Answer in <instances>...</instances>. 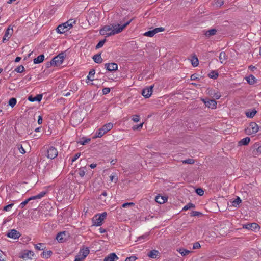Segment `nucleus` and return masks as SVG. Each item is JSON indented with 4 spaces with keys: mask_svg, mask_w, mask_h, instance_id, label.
Instances as JSON below:
<instances>
[{
    "mask_svg": "<svg viewBox=\"0 0 261 261\" xmlns=\"http://www.w3.org/2000/svg\"><path fill=\"white\" fill-rule=\"evenodd\" d=\"M191 64L194 67H196L198 65V60L196 57H193L191 59Z\"/></svg>",
    "mask_w": 261,
    "mask_h": 261,
    "instance_id": "38",
    "label": "nucleus"
},
{
    "mask_svg": "<svg viewBox=\"0 0 261 261\" xmlns=\"http://www.w3.org/2000/svg\"><path fill=\"white\" fill-rule=\"evenodd\" d=\"M245 80L247 83L250 85H253L256 82V79L253 75H250L245 77Z\"/></svg>",
    "mask_w": 261,
    "mask_h": 261,
    "instance_id": "19",
    "label": "nucleus"
},
{
    "mask_svg": "<svg viewBox=\"0 0 261 261\" xmlns=\"http://www.w3.org/2000/svg\"><path fill=\"white\" fill-rule=\"evenodd\" d=\"M194 207V205L191 203H189L186 205L182 208L184 211H187L191 208Z\"/></svg>",
    "mask_w": 261,
    "mask_h": 261,
    "instance_id": "40",
    "label": "nucleus"
},
{
    "mask_svg": "<svg viewBox=\"0 0 261 261\" xmlns=\"http://www.w3.org/2000/svg\"><path fill=\"white\" fill-rule=\"evenodd\" d=\"M182 163L184 164H192L194 163V161L192 159H189L182 161Z\"/></svg>",
    "mask_w": 261,
    "mask_h": 261,
    "instance_id": "44",
    "label": "nucleus"
},
{
    "mask_svg": "<svg viewBox=\"0 0 261 261\" xmlns=\"http://www.w3.org/2000/svg\"><path fill=\"white\" fill-rule=\"evenodd\" d=\"M13 205H14V204L11 203V204L6 205V206L4 207V210L5 211H9L11 210V208L12 207Z\"/></svg>",
    "mask_w": 261,
    "mask_h": 261,
    "instance_id": "48",
    "label": "nucleus"
},
{
    "mask_svg": "<svg viewBox=\"0 0 261 261\" xmlns=\"http://www.w3.org/2000/svg\"><path fill=\"white\" fill-rule=\"evenodd\" d=\"M250 141L249 137H246L241 139L238 143L239 146L246 145Z\"/></svg>",
    "mask_w": 261,
    "mask_h": 261,
    "instance_id": "24",
    "label": "nucleus"
},
{
    "mask_svg": "<svg viewBox=\"0 0 261 261\" xmlns=\"http://www.w3.org/2000/svg\"><path fill=\"white\" fill-rule=\"evenodd\" d=\"M155 34V33L154 30L153 29V30H151V31H149L146 32L144 34V35L145 36H148V37H153Z\"/></svg>",
    "mask_w": 261,
    "mask_h": 261,
    "instance_id": "36",
    "label": "nucleus"
},
{
    "mask_svg": "<svg viewBox=\"0 0 261 261\" xmlns=\"http://www.w3.org/2000/svg\"><path fill=\"white\" fill-rule=\"evenodd\" d=\"M205 106L211 109L216 108L217 102L215 100H208L207 101L203 100Z\"/></svg>",
    "mask_w": 261,
    "mask_h": 261,
    "instance_id": "15",
    "label": "nucleus"
},
{
    "mask_svg": "<svg viewBox=\"0 0 261 261\" xmlns=\"http://www.w3.org/2000/svg\"><path fill=\"white\" fill-rule=\"evenodd\" d=\"M177 251L182 256H186L190 253L189 250L185 249L184 248L179 249L177 250Z\"/></svg>",
    "mask_w": 261,
    "mask_h": 261,
    "instance_id": "30",
    "label": "nucleus"
},
{
    "mask_svg": "<svg viewBox=\"0 0 261 261\" xmlns=\"http://www.w3.org/2000/svg\"><path fill=\"white\" fill-rule=\"evenodd\" d=\"M84 259L85 258H83V257L81 256V255L79 254L78 255L76 256L74 261H83Z\"/></svg>",
    "mask_w": 261,
    "mask_h": 261,
    "instance_id": "55",
    "label": "nucleus"
},
{
    "mask_svg": "<svg viewBox=\"0 0 261 261\" xmlns=\"http://www.w3.org/2000/svg\"><path fill=\"white\" fill-rule=\"evenodd\" d=\"M20 233L15 229L11 230L8 233L7 237L13 239H16L19 238Z\"/></svg>",
    "mask_w": 261,
    "mask_h": 261,
    "instance_id": "10",
    "label": "nucleus"
},
{
    "mask_svg": "<svg viewBox=\"0 0 261 261\" xmlns=\"http://www.w3.org/2000/svg\"><path fill=\"white\" fill-rule=\"evenodd\" d=\"M37 122L39 124H41L42 123V118L41 117V116H38V120H37Z\"/></svg>",
    "mask_w": 261,
    "mask_h": 261,
    "instance_id": "59",
    "label": "nucleus"
},
{
    "mask_svg": "<svg viewBox=\"0 0 261 261\" xmlns=\"http://www.w3.org/2000/svg\"><path fill=\"white\" fill-rule=\"evenodd\" d=\"M196 193H197L198 195H200V196H202V195H203V194H204V191H203V190L202 189H201V188H198V189H197L196 190Z\"/></svg>",
    "mask_w": 261,
    "mask_h": 261,
    "instance_id": "47",
    "label": "nucleus"
},
{
    "mask_svg": "<svg viewBox=\"0 0 261 261\" xmlns=\"http://www.w3.org/2000/svg\"><path fill=\"white\" fill-rule=\"evenodd\" d=\"M75 22V21L73 20H69L67 22L59 25L56 29L57 33L63 34L66 32L73 27V24Z\"/></svg>",
    "mask_w": 261,
    "mask_h": 261,
    "instance_id": "2",
    "label": "nucleus"
},
{
    "mask_svg": "<svg viewBox=\"0 0 261 261\" xmlns=\"http://www.w3.org/2000/svg\"><path fill=\"white\" fill-rule=\"evenodd\" d=\"M99 232H100V233H103L106 232V229H103V228H100L99 229Z\"/></svg>",
    "mask_w": 261,
    "mask_h": 261,
    "instance_id": "61",
    "label": "nucleus"
},
{
    "mask_svg": "<svg viewBox=\"0 0 261 261\" xmlns=\"http://www.w3.org/2000/svg\"><path fill=\"white\" fill-rule=\"evenodd\" d=\"M107 195V192L105 191L103 192L100 195L99 198L100 199H102V196H103L104 197H105Z\"/></svg>",
    "mask_w": 261,
    "mask_h": 261,
    "instance_id": "60",
    "label": "nucleus"
},
{
    "mask_svg": "<svg viewBox=\"0 0 261 261\" xmlns=\"http://www.w3.org/2000/svg\"><path fill=\"white\" fill-rule=\"evenodd\" d=\"M110 178L111 182L116 183L118 181V177L116 173L111 174L110 176Z\"/></svg>",
    "mask_w": 261,
    "mask_h": 261,
    "instance_id": "34",
    "label": "nucleus"
},
{
    "mask_svg": "<svg viewBox=\"0 0 261 261\" xmlns=\"http://www.w3.org/2000/svg\"><path fill=\"white\" fill-rule=\"evenodd\" d=\"M216 32H217L216 29H211L208 31H206L205 32L204 35H205L206 37H210V36L216 34Z\"/></svg>",
    "mask_w": 261,
    "mask_h": 261,
    "instance_id": "26",
    "label": "nucleus"
},
{
    "mask_svg": "<svg viewBox=\"0 0 261 261\" xmlns=\"http://www.w3.org/2000/svg\"><path fill=\"white\" fill-rule=\"evenodd\" d=\"M137 259V257L134 256H132L129 257H127L125 261H135Z\"/></svg>",
    "mask_w": 261,
    "mask_h": 261,
    "instance_id": "53",
    "label": "nucleus"
},
{
    "mask_svg": "<svg viewBox=\"0 0 261 261\" xmlns=\"http://www.w3.org/2000/svg\"><path fill=\"white\" fill-rule=\"evenodd\" d=\"M32 198L31 197H30V198H28L27 199H26L25 200H24V201H23L22 202H21L19 207H20V208H23L25 206V205L29 202L31 200H32Z\"/></svg>",
    "mask_w": 261,
    "mask_h": 261,
    "instance_id": "35",
    "label": "nucleus"
},
{
    "mask_svg": "<svg viewBox=\"0 0 261 261\" xmlns=\"http://www.w3.org/2000/svg\"><path fill=\"white\" fill-rule=\"evenodd\" d=\"M94 61L97 63H100L102 62V59L100 54H96L93 57Z\"/></svg>",
    "mask_w": 261,
    "mask_h": 261,
    "instance_id": "29",
    "label": "nucleus"
},
{
    "mask_svg": "<svg viewBox=\"0 0 261 261\" xmlns=\"http://www.w3.org/2000/svg\"><path fill=\"white\" fill-rule=\"evenodd\" d=\"M244 228H245L248 229H251V230H256L258 228V225L256 223H251V224H248L244 227Z\"/></svg>",
    "mask_w": 261,
    "mask_h": 261,
    "instance_id": "22",
    "label": "nucleus"
},
{
    "mask_svg": "<svg viewBox=\"0 0 261 261\" xmlns=\"http://www.w3.org/2000/svg\"><path fill=\"white\" fill-rule=\"evenodd\" d=\"M200 247V245L198 242H196L193 244V249H198Z\"/></svg>",
    "mask_w": 261,
    "mask_h": 261,
    "instance_id": "57",
    "label": "nucleus"
},
{
    "mask_svg": "<svg viewBox=\"0 0 261 261\" xmlns=\"http://www.w3.org/2000/svg\"><path fill=\"white\" fill-rule=\"evenodd\" d=\"M226 59V54L224 52H221L219 55V60L221 63H223Z\"/></svg>",
    "mask_w": 261,
    "mask_h": 261,
    "instance_id": "32",
    "label": "nucleus"
},
{
    "mask_svg": "<svg viewBox=\"0 0 261 261\" xmlns=\"http://www.w3.org/2000/svg\"><path fill=\"white\" fill-rule=\"evenodd\" d=\"M154 30L155 33L156 34L159 32H161L164 31V28H163L162 27L156 28L154 29Z\"/></svg>",
    "mask_w": 261,
    "mask_h": 261,
    "instance_id": "52",
    "label": "nucleus"
},
{
    "mask_svg": "<svg viewBox=\"0 0 261 261\" xmlns=\"http://www.w3.org/2000/svg\"><path fill=\"white\" fill-rule=\"evenodd\" d=\"M257 111L254 109L252 110H248L245 112L246 116L248 118H253L256 114Z\"/></svg>",
    "mask_w": 261,
    "mask_h": 261,
    "instance_id": "21",
    "label": "nucleus"
},
{
    "mask_svg": "<svg viewBox=\"0 0 261 261\" xmlns=\"http://www.w3.org/2000/svg\"><path fill=\"white\" fill-rule=\"evenodd\" d=\"M65 55L64 53L59 54L58 55L54 57L49 63H47L46 66L49 67V66H60L65 59Z\"/></svg>",
    "mask_w": 261,
    "mask_h": 261,
    "instance_id": "3",
    "label": "nucleus"
},
{
    "mask_svg": "<svg viewBox=\"0 0 261 261\" xmlns=\"http://www.w3.org/2000/svg\"><path fill=\"white\" fill-rule=\"evenodd\" d=\"M140 120L139 116L138 115H134L133 116L132 120L135 122H138Z\"/></svg>",
    "mask_w": 261,
    "mask_h": 261,
    "instance_id": "50",
    "label": "nucleus"
},
{
    "mask_svg": "<svg viewBox=\"0 0 261 261\" xmlns=\"http://www.w3.org/2000/svg\"><path fill=\"white\" fill-rule=\"evenodd\" d=\"M167 200V198L165 196L158 195L155 197V201L160 204L164 203Z\"/></svg>",
    "mask_w": 261,
    "mask_h": 261,
    "instance_id": "20",
    "label": "nucleus"
},
{
    "mask_svg": "<svg viewBox=\"0 0 261 261\" xmlns=\"http://www.w3.org/2000/svg\"><path fill=\"white\" fill-rule=\"evenodd\" d=\"M259 130L258 125L254 122H252L245 129V133L248 135L256 134Z\"/></svg>",
    "mask_w": 261,
    "mask_h": 261,
    "instance_id": "6",
    "label": "nucleus"
},
{
    "mask_svg": "<svg viewBox=\"0 0 261 261\" xmlns=\"http://www.w3.org/2000/svg\"><path fill=\"white\" fill-rule=\"evenodd\" d=\"M105 67L108 71H113L117 70L118 65L115 63H106Z\"/></svg>",
    "mask_w": 261,
    "mask_h": 261,
    "instance_id": "12",
    "label": "nucleus"
},
{
    "mask_svg": "<svg viewBox=\"0 0 261 261\" xmlns=\"http://www.w3.org/2000/svg\"><path fill=\"white\" fill-rule=\"evenodd\" d=\"M207 93L213 98L216 99H219L221 96V94L220 92L213 89H207Z\"/></svg>",
    "mask_w": 261,
    "mask_h": 261,
    "instance_id": "8",
    "label": "nucleus"
},
{
    "mask_svg": "<svg viewBox=\"0 0 261 261\" xmlns=\"http://www.w3.org/2000/svg\"><path fill=\"white\" fill-rule=\"evenodd\" d=\"M95 73V72L94 69H92L89 72L88 75L87 76V80H86L87 83H88V80L91 81H93L94 80L93 76H94Z\"/></svg>",
    "mask_w": 261,
    "mask_h": 261,
    "instance_id": "25",
    "label": "nucleus"
},
{
    "mask_svg": "<svg viewBox=\"0 0 261 261\" xmlns=\"http://www.w3.org/2000/svg\"><path fill=\"white\" fill-rule=\"evenodd\" d=\"M119 259L115 253H111L105 257L103 261H116Z\"/></svg>",
    "mask_w": 261,
    "mask_h": 261,
    "instance_id": "13",
    "label": "nucleus"
},
{
    "mask_svg": "<svg viewBox=\"0 0 261 261\" xmlns=\"http://www.w3.org/2000/svg\"><path fill=\"white\" fill-rule=\"evenodd\" d=\"M131 20L128 21L123 25L118 23H113L106 25L100 30V34L106 37L114 35L121 32L128 25L130 24Z\"/></svg>",
    "mask_w": 261,
    "mask_h": 261,
    "instance_id": "1",
    "label": "nucleus"
},
{
    "mask_svg": "<svg viewBox=\"0 0 261 261\" xmlns=\"http://www.w3.org/2000/svg\"><path fill=\"white\" fill-rule=\"evenodd\" d=\"M78 174L81 177H83L85 174V168L82 167L79 169Z\"/></svg>",
    "mask_w": 261,
    "mask_h": 261,
    "instance_id": "39",
    "label": "nucleus"
},
{
    "mask_svg": "<svg viewBox=\"0 0 261 261\" xmlns=\"http://www.w3.org/2000/svg\"><path fill=\"white\" fill-rule=\"evenodd\" d=\"M17 103V100L15 98H11L9 101V105L12 108H13Z\"/></svg>",
    "mask_w": 261,
    "mask_h": 261,
    "instance_id": "33",
    "label": "nucleus"
},
{
    "mask_svg": "<svg viewBox=\"0 0 261 261\" xmlns=\"http://www.w3.org/2000/svg\"><path fill=\"white\" fill-rule=\"evenodd\" d=\"M143 125V123H142L138 125L134 126L133 127V130H137V129H140V128H141L142 127Z\"/></svg>",
    "mask_w": 261,
    "mask_h": 261,
    "instance_id": "54",
    "label": "nucleus"
},
{
    "mask_svg": "<svg viewBox=\"0 0 261 261\" xmlns=\"http://www.w3.org/2000/svg\"><path fill=\"white\" fill-rule=\"evenodd\" d=\"M58 154V152L56 148L51 146L47 149L46 156L48 158L54 159L57 156Z\"/></svg>",
    "mask_w": 261,
    "mask_h": 261,
    "instance_id": "7",
    "label": "nucleus"
},
{
    "mask_svg": "<svg viewBox=\"0 0 261 261\" xmlns=\"http://www.w3.org/2000/svg\"><path fill=\"white\" fill-rule=\"evenodd\" d=\"M66 232L65 231H63L59 233L56 239L59 242H63L66 240Z\"/></svg>",
    "mask_w": 261,
    "mask_h": 261,
    "instance_id": "14",
    "label": "nucleus"
},
{
    "mask_svg": "<svg viewBox=\"0 0 261 261\" xmlns=\"http://www.w3.org/2000/svg\"><path fill=\"white\" fill-rule=\"evenodd\" d=\"M148 236V233H145V234L139 237L138 238V241H141V240H146L147 239Z\"/></svg>",
    "mask_w": 261,
    "mask_h": 261,
    "instance_id": "43",
    "label": "nucleus"
},
{
    "mask_svg": "<svg viewBox=\"0 0 261 261\" xmlns=\"http://www.w3.org/2000/svg\"><path fill=\"white\" fill-rule=\"evenodd\" d=\"M80 155H81L80 153H77L75 154L74 155V156L73 157V158L71 159V162L73 163V162H75V161H76V160H77V159L79 158Z\"/></svg>",
    "mask_w": 261,
    "mask_h": 261,
    "instance_id": "49",
    "label": "nucleus"
},
{
    "mask_svg": "<svg viewBox=\"0 0 261 261\" xmlns=\"http://www.w3.org/2000/svg\"><path fill=\"white\" fill-rule=\"evenodd\" d=\"M89 253V249L88 247H84L80 250L79 253L83 258H86Z\"/></svg>",
    "mask_w": 261,
    "mask_h": 261,
    "instance_id": "16",
    "label": "nucleus"
},
{
    "mask_svg": "<svg viewBox=\"0 0 261 261\" xmlns=\"http://www.w3.org/2000/svg\"><path fill=\"white\" fill-rule=\"evenodd\" d=\"M18 150L19 152L22 154H24L25 153V149L23 148L22 145L18 146Z\"/></svg>",
    "mask_w": 261,
    "mask_h": 261,
    "instance_id": "56",
    "label": "nucleus"
},
{
    "mask_svg": "<svg viewBox=\"0 0 261 261\" xmlns=\"http://www.w3.org/2000/svg\"><path fill=\"white\" fill-rule=\"evenodd\" d=\"M158 254V251L153 250L150 251L148 253V256L150 258H155L157 257Z\"/></svg>",
    "mask_w": 261,
    "mask_h": 261,
    "instance_id": "28",
    "label": "nucleus"
},
{
    "mask_svg": "<svg viewBox=\"0 0 261 261\" xmlns=\"http://www.w3.org/2000/svg\"><path fill=\"white\" fill-rule=\"evenodd\" d=\"M257 152H261V146H259L257 149Z\"/></svg>",
    "mask_w": 261,
    "mask_h": 261,
    "instance_id": "64",
    "label": "nucleus"
},
{
    "mask_svg": "<svg viewBox=\"0 0 261 261\" xmlns=\"http://www.w3.org/2000/svg\"><path fill=\"white\" fill-rule=\"evenodd\" d=\"M224 4L223 0H217L215 3V5L216 7H220L223 5Z\"/></svg>",
    "mask_w": 261,
    "mask_h": 261,
    "instance_id": "46",
    "label": "nucleus"
},
{
    "mask_svg": "<svg viewBox=\"0 0 261 261\" xmlns=\"http://www.w3.org/2000/svg\"><path fill=\"white\" fill-rule=\"evenodd\" d=\"M34 255V253L31 251H27L24 252L22 255L21 256V258L26 259L29 258H31L32 256Z\"/></svg>",
    "mask_w": 261,
    "mask_h": 261,
    "instance_id": "18",
    "label": "nucleus"
},
{
    "mask_svg": "<svg viewBox=\"0 0 261 261\" xmlns=\"http://www.w3.org/2000/svg\"><path fill=\"white\" fill-rule=\"evenodd\" d=\"M42 245V244L39 243L38 244H36L35 245V248L38 250H43V249L41 248V246Z\"/></svg>",
    "mask_w": 261,
    "mask_h": 261,
    "instance_id": "58",
    "label": "nucleus"
},
{
    "mask_svg": "<svg viewBox=\"0 0 261 261\" xmlns=\"http://www.w3.org/2000/svg\"><path fill=\"white\" fill-rule=\"evenodd\" d=\"M96 165H97L96 164H91L90 165V167L91 168L93 169L96 167Z\"/></svg>",
    "mask_w": 261,
    "mask_h": 261,
    "instance_id": "62",
    "label": "nucleus"
},
{
    "mask_svg": "<svg viewBox=\"0 0 261 261\" xmlns=\"http://www.w3.org/2000/svg\"><path fill=\"white\" fill-rule=\"evenodd\" d=\"M134 205H135V204L133 202H127V203H123L122 205V207L123 208H125V207L134 206Z\"/></svg>",
    "mask_w": 261,
    "mask_h": 261,
    "instance_id": "45",
    "label": "nucleus"
},
{
    "mask_svg": "<svg viewBox=\"0 0 261 261\" xmlns=\"http://www.w3.org/2000/svg\"><path fill=\"white\" fill-rule=\"evenodd\" d=\"M241 202V199L239 197H238L237 198H236L232 202V203L233 206L237 207Z\"/></svg>",
    "mask_w": 261,
    "mask_h": 261,
    "instance_id": "37",
    "label": "nucleus"
},
{
    "mask_svg": "<svg viewBox=\"0 0 261 261\" xmlns=\"http://www.w3.org/2000/svg\"><path fill=\"white\" fill-rule=\"evenodd\" d=\"M21 59V58L20 57H17L16 58V59L15 60V62H19L20 61Z\"/></svg>",
    "mask_w": 261,
    "mask_h": 261,
    "instance_id": "63",
    "label": "nucleus"
},
{
    "mask_svg": "<svg viewBox=\"0 0 261 261\" xmlns=\"http://www.w3.org/2000/svg\"><path fill=\"white\" fill-rule=\"evenodd\" d=\"M107 216V214L106 212L95 215L92 219L93 225L95 226H101L103 220L106 218Z\"/></svg>",
    "mask_w": 261,
    "mask_h": 261,
    "instance_id": "4",
    "label": "nucleus"
},
{
    "mask_svg": "<svg viewBox=\"0 0 261 261\" xmlns=\"http://www.w3.org/2000/svg\"><path fill=\"white\" fill-rule=\"evenodd\" d=\"M153 86L144 88L142 91V95L145 98H149L152 93Z\"/></svg>",
    "mask_w": 261,
    "mask_h": 261,
    "instance_id": "9",
    "label": "nucleus"
},
{
    "mask_svg": "<svg viewBox=\"0 0 261 261\" xmlns=\"http://www.w3.org/2000/svg\"><path fill=\"white\" fill-rule=\"evenodd\" d=\"M42 98V94H37L36 96L33 97L32 96H29L28 99L31 102L38 101L40 102Z\"/></svg>",
    "mask_w": 261,
    "mask_h": 261,
    "instance_id": "17",
    "label": "nucleus"
},
{
    "mask_svg": "<svg viewBox=\"0 0 261 261\" xmlns=\"http://www.w3.org/2000/svg\"><path fill=\"white\" fill-rule=\"evenodd\" d=\"M45 194H46L45 192L42 191L39 194H38L35 196H31V197L33 200L40 199L41 198H42L43 197H44V195H45Z\"/></svg>",
    "mask_w": 261,
    "mask_h": 261,
    "instance_id": "27",
    "label": "nucleus"
},
{
    "mask_svg": "<svg viewBox=\"0 0 261 261\" xmlns=\"http://www.w3.org/2000/svg\"><path fill=\"white\" fill-rule=\"evenodd\" d=\"M106 41V39H103L101 41H100L98 43L96 46V48L98 49L99 48H101L103 46V44H105V42Z\"/></svg>",
    "mask_w": 261,
    "mask_h": 261,
    "instance_id": "42",
    "label": "nucleus"
},
{
    "mask_svg": "<svg viewBox=\"0 0 261 261\" xmlns=\"http://www.w3.org/2000/svg\"><path fill=\"white\" fill-rule=\"evenodd\" d=\"M13 33V28L9 27L5 32V35L3 39V42L5 41L8 40V39L11 37Z\"/></svg>",
    "mask_w": 261,
    "mask_h": 261,
    "instance_id": "11",
    "label": "nucleus"
},
{
    "mask_svg": "<svg viewBox=\"0 0 261 261\" xmlns=\"http://www.w3.org/2000/svg\"><path fill=\"white\" fill-rule=\"evenodd\" d=\"M113 124L112 123H108L99 128L95 133V137L100 138L112 129Z\"/></svg>",
    "mask_w": 261,
    "mask_h": 261,
    "instance_id": "5",
    "label": "nucleus"
},
{
    "mask_svg": "<svg viewBox=\"0 0 261 261\" xmlns=\"http://www.w3.org/2000/svg\"><path fill=\"white\" fill-rule=\"evenodd\" d=\"M110 88H105L102 89V93L103 94L106 95L110 93Z\"/></svg>",
    "mask_w": 261,
    "mask_h": 261,
    "instance_id": "51",
    "label": "nucleus"
},
{
    "mask_svg": "<svg viewBox=\"0 0 261 261\" xmlns=\"http://www.w3.org/2000/svg\"><path fill=\"white\" fill-rule=\"evenodd\" d=\"M44 59V55L42 54L38 56L37 58L34 59L33 62L34 64H39L42 62Z\"/></svg>",
    "mask_w": 261,
    "mask_h": 261,
    "instance_id": "23",
    "label": "nucleus"
},
{
    "mask_svg": "<svg viewBox=\"0 0 261 261\" xmlns=\"http://www.w3.org/2000/svg\"><path fill=\"white\" fill-rule=\"evenodd\" d=\"M208 76L213 79H216L218 77V73L216 71H212L208 74Z\"/></svg>",
    "mask_w": 261,
    "mask_h": 261,
    "instance_id": "31",
    "label": "nucleus"
},
{
    "mask_svg": "<svg viewBox=\"0 0 261 261\" xmlns=\"http://www.w3.org/2000/svg\"><path fill=\"white\" fill-rule=\"evenodd\" d=\"M24 70V68L22 65H20L15 68V71L17 73H22Z\"/></svg>",
    "mask_w": 261,
    "mask_h": 261,
    "instance_id": "41",
    "label": "nucleus"
}]
</instances>
